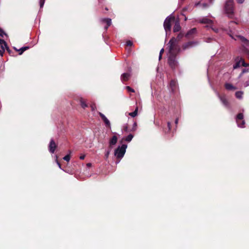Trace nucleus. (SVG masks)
<instances>
[{
	"instance_id": "nucleus-41",
	"label": "nucleus",
	"mask_w": 249,
	"mask_h": 249,
	"mask_svg": "<svg viewBox=\"0 0 249 249\" xmlns=\"http://www.w3.org/2000/svg\"><path fill=\"white\" fill-rule=\"evenodd\" d=\"M91 108L92 109V110H94L95 108V105H91Z\"/></svg>"
},
{
	"instance_id": "nucleus-6",
	"label": "nucleus",
	"mask_w": 249,
	"mask_h": 249,
	"mask_svg": "<svg viewBox=\"0 0 249 249\" xmlns=\"http://www.w3.org/2000/svg\"><path fill=\"white\" fill-rule=\"evenodd\" d=\"M235 61V64L233 65V69H234L241 66L246 67L248 66V65L245 62L244 59L241 57H236Z\"/></svg>"
},
{
	"instance_id": "nucleus-28",
	"label": "nucleus",
	"mask_w": 249,
	"mask_h": 249,
	"mask_svg": "<svg viewBox=\"0 0 249 249\" xmlns=\"http://www.w3.org/2000/svg\"><path fill=\"white\" fill-rule=\"evenodd\" d=\"M164 51V49H163V48H162V49H161L160 50V52L159 57V60H160V59H161V57H162V53H163Z\"/></svg>"
},
{
	"instance_id": "nucleus-12",
	"label": "nucleus",
	"mask_w": 249,
	"mask_h": 249,
	"mask_svg": "<svg viewBox=\"0 0 249 249\" xmlns=\"http://www.w3.org/2000/svg\"><path fill=\"white\" fill-rule=\"evenodd\" d=\"M216 94L217 96L219 97L222 103H223V105H224L225 107L228 106V102L225 96H221L219 95V94L218 92H216Z\"/></svg>"
},
{
	"instance_id": "nucleus-21",
	"label": "nucleus",
	"mask_w": 249,
	"mask_h": 249,
	"mask_svg": "<svg viewBox=\"0 0 249 249\" xmlns=\"http://www.w3.org/2000/svg\"><path fill=\"white\" fill-rule=\"evenodd\" d=\"M243 95V92L241 91H237L235 93V96L238 99H242Z\"/></svg>"
},
{
	"instance_id": "nucleus-36",
	"label": "nucleus",
	"mask_w": 249,
	"mask_h": 249,
	"mask_svg": "<svg viewBox=\"0 0 249 249\" xmlns=\"http://www.w3.org/2000/svg\"><path fill=\"white\" fill-rule=\"evenodd\" d=\"M244 53L249 55V51L247 49H245L244 51Z\"/></svg>"
},
{
	"instance_id": "nucleus-16",
	"label": "nucleus",
	"mask_w": 249,
	"mask_h": 249,
	"mask_svg": "<svg viewBox=\"0 0 249 249\" xmlns=\"http://www.w3.org/2000/svg\"><path fill=\"white\" fill-rule=\"evenodd\" d=\"M102 21L106 23L107 24V26L105 27L106 30H107L111 24V20L110 18H103L102 19Z\"/></svg>"
},
{
	"instance_id": "nucleus-40",
	"label": "nucleus",
	"mask_w": 249,
	"mask_h": 249,
	"mask_svg": "<svg viewBox=\"0 0 249 249\" xmlns=\"http://www.w3.org/2000/svg\"><path fill=\"white\" fill-rule=\"evenodd\" d=\"M109 154V151H107V152L106 153V158H108Z\"/></svg>"
},
{
	"instance_id": "nucleus-13",
	"label": "nucleus",
	"mask_w": 249,
	"mask_h": 249,
	"mask_svg": "<svg viewBox=\"0 0 249 249\" xmlns=\"http://www.w3.org/2000/svg\"><path fill=\"white\" fill-rule=\"evenodd\" d=\"M170 89L172 92L176 91L177 89V84L175 80H172L170 83Z\"/></svg>"
},
{
	"instance_id": "nucleus-46",
	"label": "nucleus",
	"mask_w": 249,
	"mask_h": 249,
	"mask_svg": "<svg viewBox=\"0 0 249 249\" xmlns=\"http://www.w3.org/2000/svg\"><path fill=\"white\" fill-rule=\"evenodd\" d=\"M124 130H125V131H126V130H127V128H126H126H124Z\"/></svg>"
},
{
	"instance_id": "nucleus-45",
	"label": "nucleus",
	"mask_w": 249,
	"mask_h": 249,
	"mask_svg": "<svg viewBox=\"0 0 249 249\" xmlns=\"http://www.w3.org/2000/svg\"><path fill=\"white\" fill-rule=\"evenodd\" d=\"M247 71L246 69H244V70H243L242 73H244V72H247Z\"/></svg>"
},
{
	"instance_id": "nucleus-32",
	"label": "nucleus",
	"mask_w": 249,
	"mask_h": 249,
	"mask_svg": "<svg viewBox=\"0 0 249 249\" xmlns=\"http://www.w3.org/2000/svg\"><path fill=\"white\" fill-rule=\"evenodd\" d=\"M126 89L127 90V91L128 92H134V90L133 89H132V88H131L129 86H127L126 87Z\"/></svg>"
},
{
	"instance_id": "nucleus-30",
	"label": "nucleus",
	"mask_w": 249,
	"mask_h": 249,
	"mask_svg": "<svg viewBox=\"0 0 249 249\" xmlns=\"http://www.w3.org/2000/svg\"><path fill=\"white\" fill-rule=\"evenodd\" d=\"M4 35L7 36V35L4 32V31L0 28V36L3 37Z\"/></svg>"
},
{
	"instance_id": "nucleus-7",
	"label": "nucleus",
	"mask_w": 249,
	"mask_h": 249,
	"mask_svg": "<svg viewBox=\"0 0 249 249\" xmlns=\"http://www.w3.org/2000/svg\"><path fill=\"white\" fill-rule=\"evenodd\" d=\"M244 115L242 113H239L236 117L237 125L241 128L244 127L245 121L243 120Z\"/></svg>"
},
{
	"instance_id": "nucleus-22",
	"label": "nucleus",
	"mask_w": 249,
	"mask_h": 249,
	"mask_svg": "<svg viewBox=\"0 0 249 249\" xmlns=\"http://www.w3.org/2000/svg\"><path fill=\"white\" fill-rule=\"evenodd\" d=\"M133 137V136L132 135L129 134L127 137H126L125 138H123L122 140H124L125 141L129 142L132 140Z\"/></svg>"
},
{
	"instance_id": "nucleus-14",
	"label": "nucleus",
	"mask_w": 249,
	"mask_h": 249,
	"mask_svg": "<svg viewBox=\"0 0 249 249\" xmlns=\"http://www.w3.org/2000/svg\"><path fill=\"white\" fill-rule=\"evenodd\" d=\"M130 77V74L128 72L124 73L121 75V80L122 81H127Z\"/></svg>"
},
{
	"instance_id": "nucleus-11",
	"label": "nucleus",
	"mask_w": 249,
	"mask_h": 249,
	"mask_svg": "<svg viewBox=\"0 0 249 249\" xmlns=\"http://www.w3.org/2000/svg\"><path fill=\"white\" fill-rule=\"evenodd\" d=\"M56 147V145L55 142L53 140H51L49 146V151L52 153H53Z\"/></svg>"
},
{
	"instance_id": "nucleus-37",
	"label": "nucleus",
	"mask_w": 249,
	"mask_h": 249,
	"mask_svg": "<svg viewBox=\"0 0 249 249\" xmlns=\"http://www.w3.org/2000/svg\"><path fill=\"white\" fill-rule=\"evenodd\" d=\"M167 125H168V129H169V130H170L171 129V123L170 122H168Z\"/></svg>"
},
{
	"instance_id": "nucleus-18",
	"label": "nucleus",
	"mask_w": 249,
	"mask_h": 249,
	"mask_svg": "<svg viewBox=\"0 0 249 249\" xmlns=\"http://www.w3.org/2000/svg\"><path fill=\"white\" fill-rule=\"evenodd\" d=\"M118 138L116 136H113L109 141L110 146L115 145L117 142Z\"/></svg>"
},
{
	"instance_id": "nucleus-31",
	"label": "nucleus",
	"mask_w": 249,
	"mask_h": 249,
	"mask_svg": "<svg viewBox=\"0 0 249 249\" xmlns=\"http://www.w3.org/2000/svg\"><path fill=\"white\" fill-rule=\"evenodd\" d=\"M126 44L127 46H131L133 45V42L130 40H127L126 42Z\"/></svg>"
},
{
	"instance_id": "nucleus-34",
	"label": "nucleus",
	"mask_w": 249,
	"mask_h": 249,
	"mask_svg": "<svg viewBox=\"0 0 249 249\" xmlns=\"http://www.w3.org/2000/svg\"><path fill=\"white\" fill-rule=\"evenodd\" d=\"M45 0H40L39 1V4L40 8H42L44 4Z\"/></svg>"
},
{
	"instance_id": "nucleus-33",
	"label": "nucleus",
	"mask_w": 249,
	"mask_h": 249,
	"mask_svg": "<svg viewBox=\"0 0 249 249\" xmlns=\"http://www.w3.org/2000/svg\"><path fill=\"white\" fill-rule=\"evenodd\" d=\"M210 27L214 32L217 33L218 32V29L216 28L213 27V24L210 26Z\"/></svg>"
},
{
	"instance_id": "nucleus-47",
	"label": "nucleus",
	"mask_w": 249,
	"mask_h": 249,
	"mask_svg": "<svg viewBox=\"0 0 249 249\" xmlns=\"http://www.w3.org/2000/svg\"><path fill=\"white\" fill-rule=\"evenodd\" d=\"M0 54H2V52L1 51H0Z\"/></svg>"
},
{
	"instance_id": "nucleus-27",
	"label": "nucleus",
	"mask_w": 249,
	"mask_h": 249,
	"mask_svg": "<svg viewBox=\"0 0 249 249\" xmlns=\"http://www.w3.org/2000/svg\"><path fill=\"white\" fill-rule=\"evenodd\" d=\"M80 103H81V105L83 108H85L87 107V105L86 104V102L83 99L81 100Z\"/></svg>"
},
{
	"instance_id": "nucleus-29",
	"label": "nucleus",
	"mask_w": 249,
	"mask_h": 249,
	"mask_svg": "<svg viewBox=\"0 0 249 249\" xmlns=\"http://www.w3.org/2000/svg\"><path fill=\"white\" fill-rule=\"evenodd\" d=\"M63 159L67 161H69L70 160V156L69 155H67L63 158Z\"/></svg>"
},
{
	"instance_id": "nucleus-1",
	"label": "nucleus",
	"mask_w": 249,
	"mask_h": 249,
	"mask_svg": "<svg viewBox=\"0 0 249 249\" xmlns=\"http://www.w3.org/2000/svg\"><path fill=\"white\" fill-rule=\"evenodd\" d=\"M169 56L168 63L172 69H175L178 65L176 60V55L179 51V48L177 46V41L173 37L169 42Z\"/></svg>"
},
{
	"instance_id": "nucleus-23",
	"label": "nucleus",
	"mask_w": 249,
	"mask_h": 249,
	"mask_svg": "<svg viewBox=\"0 0 249 249\" xmlns=\"http://www.w3.org/2000/svg\"><path fill=\"white\" fill-rule=\"evenodd\" d=\"M29 49V47H24L21 48H20L19 50H17L18 51L19 54L21 55L25 51Z\"/></svg>"
},
{
	"instance_id": "nucleus-42",
	"label": "nucleus",
	"mask_w": 249,
	"mask_h": 249,
	"mask_svg": "<svg viewBox=\"0 0 249 249\" xmlns=\"http://www.w3.org/2000/svg\"><path fill=\"white\" fill-rule=\"evenodd\" d=\"M87 166L88 167H89L91 166V164L90 163H88L87 164Z\"/></svg>"
},
{
	"instance_id": "nucleus-5",
	"label": "nucleus",
	"mask_w": 249,
	"mask_h": 249,
	"mask_svg": "<svg viewBox=\"0 0 249 249\" xmlns=\"http://www.w3.org/2000/svg\"><path fill=\"white\" fill-rule=\"evenodd\" d=\"M230 36L235 40H240L243 43V46L244 48L246 47H249V41L244 37L239 35L233 36V35H230Z\"/></svg>"
},
{
	"instance_id": "nucleus-8",
	"label": "nucleus",
	"mask_w": 249,
	"mask_h": 249,
	"mask_svg": "<svg viewBox=\"0 0 249 249\" xmlns=\"http://www.w3.org/2000/svg\"><path fill=\"white\" fill-rule=\"evenodd\" d=\"M99 114L102 121L104 122L106 127L109 129L111 128V124L109 120L103 113L99 112Z\"/></svg>"
},
{
	"instance_id": "nucleus-38",
	"label": "nucleus",
	"mask_w": 249,
	"mask_h": 249,
	"mask_svg": "<svg viewBox=\"0 0 249 249\" xmlns=\"http://www.w3.org/2000/svg\"><path fill=\"white\" fill-rule=\"evenodd\" d=\"M85 158V155H81L80 157V160H84Z\"/></svg>"
},
{
	"instance_id": "nucleus-35",
	"label": "nucleus",
	"mask_w": 249,
	"mask_h": 249,
	"mask_svg": "<svg viewBox=\"0 0 249 249\" xmlns=\"http://www.w3.org/2000/svg\"><path fill=\"white\" fill-rule=\"evenodd\" d=\"M55 158H56V162L57 165H58L59 167L60 168H61V165H60V163L57 160V158H58L57 156H56V155L55 156Z\"/></svg>"
},
{
	"instance_id": "nucleus-26",
	"label": "nucleus",
	"mask_w": 249,
	"mask_h": 249,
	"mask_svg": "<svg viewBox=\"0 0 249 249\" xmlns=\"http://www.w3.org/2000/svg\"><path fill=\"white\" fill-rule=\"evenodd\" d=\"M243 85L245 87L249 86V76L247 78L246 81L243 83Z\"/></svg>"
},
{
	"instance_id": "nucleus-44",
	"label": "nucleus",
	"mask_w": 249,
	"mask_h": 249,
	"mask_svg": "<svg viewBox=\"0 0 249 249\" xmlns=\"http://www.w3.org/2000/svg\"><path fill=\"white\" fill-rule=\"evenodd\" d=\"M203 6L204 7H207L208 6L207 4L206 3L203 4Z\"/></svg>"
},
{
	"instance_id": "nucleus-24",
	"label": "nucleus",
	"mask_w": 249,
	"mask_h": 249,
	"mask_svg": "<svg viewBox=\"0 0 249 249\" xmlns=\"http://www.w3.org/2000/svg\"><path fill=\"white\" fill-rule=\"evenodd\" d=\"M138 109V107H137L136 109H135V110L134 112H131V113H129L128 115L131 116L132 117H135L137 115V114Z\"/></svg>"
},
{
	"instance_id": "nucleus-39",
	"label": "nucleus",
	"mask_w": 249,
	"mask_h": 249,
	"mask_svg": "<svg viewBox=\"0 0 249 249\" xmlns=\"http://www.w3.org/2000/svg\"><path fill=\"white\" fill-rule=\"evenodd\" d=\"M245 0H237V1L238 3H242L244 2Z\"/></svg>"
},
{
	"instance_id": "nucleus-43",
	"label": "nucleus",
	"mask_w": 249,
	"mask_h": 249,
	"mask_svg": "<svg viewBox=\"0 0 249 249\" xmlns=\"http://www.w3.org/2000/svg\"><path fill=\"white\" fill-rule=\"evenodd\" d=\"M178 118L176 119V120H175V124H178Z\"/></svg>"
},
{
	"instance_id": "nucleus-3",
	"label": "nucleus",
	"mask_w": 249,
	"mask_h": 249,
	"mask_svg": "<svg viewBox=\"0 0 249 249\" xmlns=\"http://www.w3.org/2000/svg\"><path fill=\"white\" fill-rule=\"evenodd\" d=\"M126 148L127 145L125 144H123L121 146H119L115 150V156L118 159H122L126 152Z\"/></svg>"
},
{
	"instance_id": "nucleus-4",
	"label": "nucleus",
	"mask_w": 249,
	"mask_h": 249,
	"mask_svg": "<svg viewBox=\"0 0 249 249\" xmlns=\"http://www.w3.org/2000/svg\"><path fill=\"white\" fill-rule=\"evenodd\" d=\"M174 19V18L171 16H169L166 18L164 22V28L166 34L168 32H170L171 27V21Z\"/></svg>"
},
{
	"instance_id": "nucleus-25",
	"label": "nucleus",
	"mask_w": 249,
	"mask_h": 249,
	"mask_svg": "<svg viewBox=\"0 0 249 249\" xmlns=\"http://www.w3.org/2000/svg\"><path fill=\"white\" fill-rule=\"evenodd\" d=\"M183 35L181 33H180L179 34H178V36L176 38V39H177V46L178 47V41L182 38V37H183ZM176 39V38H175Z\"/></svg>"
},
{
	"instance_id": "nucleus-9",
	"label": "nucleus",
	"mask_w": 249,
	"mask_h": 249,
	"mask_svg": "<svg viewBox=\"0 0 249 249\" xmlns=\"http://www.w3.org/2000/svg\"><path fill=\"white\" fill-rule=\"evenodd\" d=\"M198 44V42L196 41H189L182 46V49L186 50L193 47Z\"/></svg>"
},
{
	"instance_id": "nucleus-10",
	"label": "nucleus",
	"mask_w": 249,
	"mask_h": 249,
	"mask_svg": "<svg viewBox=\"0 0 249 249\" xmlns=\"http://www.w3.org/2000/svg\"><path fill=\"white\" fill-rule=\"evenodd\" d=\"M198 21L201 23L208 24V25L207 26V27H208L209 25L211 26L213 24L212 20L209 19L207 17L201 18L199 19Z\"/></svg>"
},
{
	"instance_id": "nucleus-17",
	"label": "nucleus",
	"mask_w": 249,
	"mask_h": 249,
	"mask_svg": "<svg viewBox=\"0 0 249 249\" xmlns=\"http://www.w3.org/2000/svg\"><path fill=\"white\" fill-rule=\"evenodd\" d=\"M196 33V29L194 28L189 31L186 35V36L190 37L192 35L195 34Z\"/></svg>"
},
{
	"instance_id": "nucleus-20",
	"label": "nucleus",
	"mask_w": 249,
	"mask_h": 249,
	"mask_svg": "<svg viewBox=\"0 0 249 249\" xmlns=\"http://www.w3.org/2000/svg\"><path fill=\"white\" fill-rule=\"evenodd\" d=\"M225 87L227 90H234L236 89L235 87L232 86L231 84L230 83H226Z\"/></svg>"
},
{
	"instance_id": "nucleus-2",
	"label": "nucleus",
	"mask_w": 249,
	"mask_h": 249,
	"mask_svg": "<svg viewBox=\"0 0 249 249\" xmlns=\"http://www.w3.org/2000/svg\"><path fill=\"white\" fill-rule=\"evenodd\" d=\"M225 11L226 14L230 18L234 17L233 0H228L225 5Z\"/></svg>"
},
{
	"instance_id": "nucleus-19",
	"label": "nucleus",
	"mask_w": 249,
	"mask_h": 249,
	"mask_svg": "<svg viewBox=\"0 0 249 249\" xmlns=\"http://www.w3.org/2000/svg\"><path fill=\"white\" fill-rule=\"evenodd\" d=\"M0 45H1V48L3 51H4L5 50V49H7V44L5 42V41L0 38Z\"/></svg>"
},
{
	"instance_id": "nucleus-15",
	"label": "nucleus",
	"mask_w": 249,
	"mask_h": 249,
	"mask_svg": "<svg viewBox=\"0 0 249 249\" xmlns=\"http://www.w3.org/2000/svg\"><path fill=\"white\" fill-rule=\"evenodd\" d=\"M180 29V26L179 24V22L178 20H177L175 22V25L173 28V31L174 32H177L179 31Z\"/></svg>"
}]
</instances>
